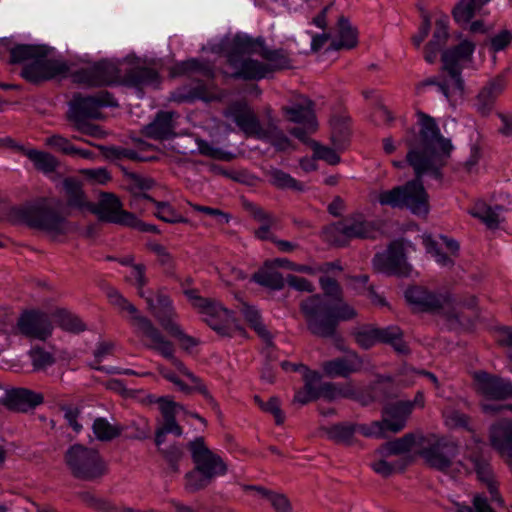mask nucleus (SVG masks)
<instances>
[{"label": "nucleus", "mask_w": 512, "mask_h": 512, "mask_svg": "<svg viewBox=\"0 0 512 512\" xmlns=\"http://www.w3.org/2000/svg\"><path fill=\"white\" fill-rule=\"evenodd\" d=\"M420 123L419 144L409 143L408 164L414 169L416 179L390 190L380 191L377 201L382 206L408 209L417 216H426L429 212L428 194L421 182V177L430 173L435 178L441 177V168L452 150L450 140L440 134L435 120L429 115L418 112Z\"/></svg>", "instance_id": "1"}, {"label": "nucleus", "mask_w": 512, "mask_h": 512, "mask_svg": "<svg viewBox=\"0 0 512 512\" xmlns=\"http://www.w3.org/2000/svg\"><path fill=\"white\" fill-rule=\"evenodd\" d=\"M248 488L256 490L261 496L267 498L276 512H290L292 510L291 503L285 495L267 491L259 486H250Z\"/></svg>", "instance_id": "49"}, {"label": "nucleus", "mask_w": 512, "mask_h": 512, "mask_svg": "<svg viewBox=\"0 0 512 512\" xmlns=\"http://www.w3.org/2000/svg\"><path fill=\"white\" fill-rule=\"evenodd\" d=\"M108 298L110 303L117 307L120 312H127L130 315V323L135 327V334L142 340L143 345L147 349L156 351L164 358L170 360L172 365L180 373L188 377L191 382H199V378L180 359L175 357L174 344L162 334L149 318L140 315L135 305L124 298L117 290L109 291Z\"/></svg>", "instance_id": "3"}, {"label": "nucleus", "mask_w": 512, "mask_h": 512, "mask_svg": "<svg viewBox=\"0 0 512 512\" xmlns=\"http://www.w3.org/2000/svg\"><path fill=\"white\" fill-rule=\"evenodd\" d=\"M196 144L199 153L203 156L222 161H230L233 158L230 152H225L220 148L214 147L206 140L197 139Z\"/></svg>", "instance_id": "55"}, {"label": "nucleus", "mask_w": 512, "mask_h": 512, "mask_svg": "<svg viewBox=\"0 0 512 512\" xmlns=\"http://www.w3.org/2000/svg\"><path fill=\"white\" fill-rule=\"evenodd\" d=\"M130 430L129 438L135 440H144L150 437L151 427L149 421L145 418L134 420L127 427Z\"/></svg>", "instance_id": "62"}, {"label": "nucleus", "mask_w": 512, "mask_h": 512, "mask_svg": "<svg viewBox=\"0 0 512 512\" xmlns=\"http://www.w3.org/2000/svg\"><path fill=\"white\" fill-rule=\"evenodd\" d=\"M496 99L490 95L488 90L481 89L476 96L475 107L477 112L482 116H488L495 104Z\"/></svg>", "instance_id": "64"}, {"label": "nucleus", "mask_w": 512, "mask_h": 512, "mask_svg": "<svg viewBox=\"0 0 512 512\" xmlns=\"http://www.w3.org/2000/svg\"><path fill=\"white\" fill-rule=\"evenodd\" d=\"M299 307L307 329L322 338H333L340 321L351 320L357 315L347 303L336 302L319 294L307 297Z\"/></svg>", "instance_id": "4"}, {"label": "nucleus", "mask_w": 512, "mask_h": 512, "mask_svg": "<svg viewBox=\"0 0 512 512\" xmlns=\"http://www.w3.org/2000/svg\"><path fill=\"white\" fill-rule=\"evenodd\" d=\"M374 227L362 216L348 217L328 226L324 230V238L330 244L343 247L352 239L372 237Z\"/></svg>", "instance_id": "12"}, {"label": "nucleus", "mask_w": 512, "mask_h": 512, "mask_svg": "<svg viewBox=\"0 0 512 512\" xmlns=\"http://www.w3.org/2000/svg\"><path fill=\"white\" fill-rule=\"evenodd\" d=\"M252 279L259 285L273 290H281L285 285V280L281 273L267 269L254 273Z\"/></svg>", "instance_id": "47"}, {"label": "nucleus", "mask_w": 512, "mask_h": 512, "mask_svg": "<svg viewBox=\"0 0 512 512\" xmlns=\"http://www.w3.org/2000/svg\"><path fill=\"white\" fill-rule=\"evenodd\" d=\"M55 323L63 330L79 333L86 329L83 321L75 314L66 310H57L54 314Z\"/></svg>", "instance_id": "46"}, {"label": "nucleus", "mask_w": 512, "mask_h": 512, "mask_svg": "<svg viewBox=\"0 0 512 512\" xmlns=\"http://www.w3.org/2000/svg\"><path fill=\"white\" fill-rule=\"evenodd\" d=\"M63 188L67 198V205L71 208L89 210L91 206L86 198L82 188V183L73 177H68L63 180Z\"/></svg>", "instance_id": "34"}, {"label": "nucleus", "mask_w": 512, "mask_h": 512, "mask_svg": "<svg viewBox=\"0 0 512 512\" xmlns=\"http://www.w3.org/2000/svg\"><path fill=\"white\" fill-rule=\"evenodd\" d=\"M52 331L53 325L49 316L39 310H26L22 312L14 328L15 334L43 341L51 336Z\"/></svg>", "instance_id": "17"}, {"label": "nucleus", "mask_w": 512, "mask_h": 512, "mask_svg": "<svg viewBox=\"0 0 512 512\" xmlns=\"http://www.w3.org/2000/svg\"><path fill=\"white\" fill-rule=\"evenodd\" d=\"M377 459L375 461H373L370 466L372 468V470L381 475L382 477H389L391 476L396 470H403L405 468V463L404 462H394V463H389L387 461V458H381V457H376Z\"/></svg>", "instance_id": "58"}, {"label": "nucleus", "mask_w": 512, "mask_h": 512, "mask_svg": "<svg viewBox=\"0 0 512 512\" xmlns=\"http://www.w3.org/2000/svg\"><path fill=\"white\" fill-rule=\"evenodd\" d=\"M321 367L323 373L329 378H348L362 369L363 360L355 351H349L343 357L323 362Z\"/></svg>", "instance_id": "23"}, {"label": "nucleus", "mask_w": 512, "mask_h": 512, "mask_svg": "<svg viewBox=\"0 0 512 512\" xmlns=\"http://www.w3.org/2000/svg\"><path fill=\"white\" fill-rule=\"evenodd\" d=\"M443 416L446 425L450 428H463L468 431L472 430L470 427V417L461 411L449 409L444 411Z\"/></svg>", "instance_id": "56"}, {"label": "nucleus", "mask_w": 512, "mask_h": 512, "mask_svg": "<svg viewBox=\"0 0 512 512\" xmlns=\"http://www.w3.org/2000/svg\"><path fill=\"white\" fill-rule=\"evenodd\" d=\"M266 176L269 178L270 183L278 189L303 190V186L299 181L278 168L269 169L266 172Z\"/></svg>", "instance_id": "44"}, {"label": "nucleus", "mask_w": 512, "mask_h": 512, "mask_svg": "<svg viewBox=\"0 0 512 512\" xmlns=\"http://www.w3.org/2000/svg\"><path fill=\"white\" fill-rule=\"evenodd\" d=\"M151 202L156 206L154 215L158 219L166 223L187 222V220L183 218L179 213H177L176 210L168 202L156 201L155 199H153Z\"/></svg>", "instance_id": "50"}, {"label": "nucleus", "mask_w": 512, "mask_h": 512, "mask_svg": "<svg viewBox=\"0 0 512 512\" xmlns=\"http://www.w3.org/2000/svg\"><path fill=\"white\" fill-rule=\"evenodd\" d=\"M64 461L71 475L81 481L97 482L108 473V464L99 451L82 444L70 446Z\"/></svg>", "instance_id": "6"}, {"label": "nucleus", "mask_w": 512, "mask_h": 512, "mask_svg": "<svg viewBox=\"0 0 512 512\" xmlns=\"http://www.w3.org/2000/svg\"><path fill=\"white\" fill-rule=\"evenodd\" d=\"M241 313L245 320L249 323L250 327L268 344L272 343V335L263 324L259 311L246 303L242 304Z\"/></svg>", "instance_id": "41"}, {"label": "nucleus", "mask_w": 512, "mask_h": 512, "mask_svg": "<svg viewBox=\"0 0 512 512\" xmlns=\"http://www.w3.org/2000/svg\"><path fill=\"white\" fill-rule=\"evenodd\" d=\"M414 436L412 434H406L401 438H397L393 441H389L381 445L375 450L374 456L381 458H389L394 455H401L411 450L414 444Z\"/></svg>", "instance_id": "39"}, {"label": "nucleus", "mask_w": 512, "mask_h": 512, "mask_svg": "<svg viewBox=\"0 0 512 512\" xmlns=\"http://www.w3.org/2000/svg\"><path fill=\"white\" fill-rule=\"evenodd\" d=\"M491 446L501 455L512 459V420H501L490 428Z\"/></svg>", "instance_id": "26"}, {"label": "nucleus", "mask_w": 512, "mask_h": 512, "mask_svg": "<svg viewBox=\"0 0 512 512\" xmlns=\"http://www.w3.org/2000/svg\"><path fill=\"white\" fill-rule=\"evenodd\" d=\"M459 455L458 444L447 438H439L420 451V456L431 467L447 473Z\"/></svg>", "instance_id": "16"}, {"label": "nucleus", "mask_w": 512, "mask_h": 512, "mask_svg": "<svg viewBox=\"0 0 512 512\" xmlns=\"http://www.w3.org/2000/svg\"><path fill=\"white\" fill-rule=\"evenodd\" d=\"M226 116L231 117L247 137H255L259 140L267 137L265 128L261 126L257 116L246 103H233L229 107Z\"/></svg>", "instance_id": "22"}, {"label": "nucleus", "mask_w": 512, "mask_h": 512, "mask_svg": "<svg viewBox=\"0 0 512 512\" xmlns=\"http://www.w3.org/2000/svg\"><path fill=\"white\" fill-rule=\"evenodd\" d=\"M158 404L163 417L162 429L167 434L172 433L175 436L180 437L183 433V429L176 421V409L184 410V407L167 397L159 398Z\"/></svg>", "instance_id": "32"}, {"label": "nucleus", "mask_w": 512, "mask_h": 512, "mask_svg": "<svg viewBox=\"0 0 512 512\" xmlns=\"http://www.w3.org/2000/svg\"><path fill=\"white\" fill-rule=\"evenodd\" d=\"M475 0H462L454 9L453 17L457 23H468L475 14Z\"/></svg>", "instance_id": "57"}, {"label": "nucleus", "mask_w": 512, "mask_h": 512, "mask_svg": "<svg viewBox=\"0 0 512 512\" xmlns=\"http://www.w3.org/2000/svg\"><path fill=\"white\" fill-rule=\"evenodd\" d=\"M212 480L211 475H207L195 467L185 475V489L192 493L197 492L206 488Z\"/></svg>", "instance_id": "48"}, {"label": "nucleus", "mask_w": 512, "mask_h": 512, "mask_svg": "<svg viewBox=\"0 0 512 512\" xmlns=\"http://www.w3.org/2000/svg\"><path fill=\"white\" fill-rule=\"evenodd\" d=\"M118 103L108 91H100L94 96L75 95L70 102L68 119L73 121L99 119L102 107H117Z\"/></svg>", "instance_id": "13"}, {"label": "nucleus", "mask_w": 512, "mask_h": 512, "mask_svg": "<svg viewBox=\"0 0 512 512\" xmlns=\"http://www.w3.org/2000/svg\"><path fill=\"white\" fill-rule=\"evenodd\" d=\"M405 298L414 310L442 314L449 320L459 321L454 300L449 293H441L415 285L407 288Z\"/></svg>", "instance_id": "9"}, {"label": "nucleus", "mask_w": 512, "mask_h": 512, "mask_svg": "<svg viewBox=\"0 0 512 512\" xmlns=\"http://www.w3.org/2000/svg\"><path fill=\"white\" fill-rule=\"evenodd\" d=\"M355 342L363 349H369L378 343L377 328L364 326L352 332Z\"/></svg>", "instance_id": "52"}, {"label": "nucleus", "mask_w": 512, "mask_h": 512, "mask_svg": "<svg viewBox=\"0 0 512 512\" xmlns=\"http://www.w3.org/2000/svg\"><path fill=\"white\" fill-rule=\"evenodd\" d=\"M19 215L30 228L43 231L56 238L68 232L66 219L54 208L44 204L26 207Z\"/></svg>", "instance_id": "10"}, {"label": "nucleus", "mask_w": 512, "mask_h": 512, "mask_svg": "<svg viewBox=\"0 0 512 512\" xmlns=\"http://www.w3.org/2000/svg\"><path fill=\"white\" fill-rule=\"evenodd\" d=\"M195 467L214 479L223 476L227 472V466L223 459L212 452L205 444L203 437H197L188 443Z\"/></svg>", "instance_id": "20"}, {"label": "nucleus", "mask_w": 512, "mask_h": 512, "mask_svg": "<svg viewBox=\"0 0 512 512\" xmlns=\"http://www.w3.org/2000/svg\"><path fill=\"white\" fill-rule=\"evenodd\" d=\"M156 304L152 297H144L148 305V309L157 319L161 327L178 342L180 347L189 351L200 344V340L190 336L184 332L180 324L177 322L178 314L173 306V301L166 293L165 288H159L156 292Z\"/></svg>", "instance_id": "7"}, {"label": "nucleus", "mask_w": 512, "mask_h": 512, "mask_svg": "<svg viewBox=\"0 0 512 512\" xmlns=\"http://www.w3.org/2000/svg\"><path fill=\"white\" fill-rule=\"evenodd\" d=\"M208 100V90L205 84L198 83L193 88H183V91L174 96L177 102H193L194 100Z\"/></svg>", "instance_id": "53"}, {"label": "nucleus", "mask_w": 512, "mask_h": 512, "mask_svg": "<svg viewBox=\"0 0 512 512\" xmlns=\"http://www.w3.org/2000/svg\"><path fill=\"white\" fill-rule=\"evenodd\" d=\"M72 81L87 87L125 85L142 90L148 86H157L160 82L158 72L149 67H134L121 77L117 63L101 60L91 66L80 68L71 74Z\"/></svg>", "instance_id": "2"}, {"label": "nucleus", "mask_w": 512, "mask_h": 512, "mask_svg": "<svg viewBox=\"0 0 512 512\" xmlns=\"http://www.w3.org/2000/svg\"><path fill=\"white\" fill-rule=\"evenodd\" d=\"M265 133L267 134V137L263 140L269 141L277 150L285 151L290 147V140L282 131L277 129L276 126H269L265 129Z\"/></svg>", "instance_id": "60"}, {"label": "nucleus", "mask_w": 512, "mask_h": 512, "mask_svg": "<svg viewBox=\"0 0 512 512\" xmlns=\"http://www.w3.org/2000/svg\"><path fill=\"white\" fill-rule=\"evenodd\" d=\"M304 386L296 391L293 401L301 405L319 399L321 375L319 372L305 368L303 373Z\"/></svg>", "instance_id": "31"}, {"label": "nucleus", "mask_w": 512, "mask_h": 512, "mask_svg": "<svg viewBox=\"0 0 512 512\" xmlns=\"http://www.w3.org/2000/svg\"><path fill=\"white\" fill-rule=\"evenodd\" d=\"M373 267L376 271L387 275L408 276L411 272L400 241L392 242L386 251L377 253L373 258Z\"/></svg>", "instance_id": "19"}, {"label": "nucleus", "mask_w": 512, "mask_h": 512, "mask_svg": "<svg viewBox=\"0 0 512 512\" xmlns=\"http://www.w3.org/2000/svg\"><path fill=\"white\" fill-rule=\"evenodd\" d=\"M199 313L203 315V320L209 327L221 336L234 337L245 334V330L238 324L232 312L216 300L210 298Z\"/></svg>", "instance_id": "14"}, {"label": "nucleus", "mask_w": 512, "mask_h": 512, "mask_svg": "<svg viewBox=\"0 0 512 512\" xmlns=\"http://www.w3.org/2000/svg\"><path fill=\"white\" fill-rule=\"evenodd\" d=\"M192 72H199L204 77L209 79L214 78L213 67L210 66L208 63L202 62L194 58L176 64L171 71L173 76H181Z\"/></svg>", "instance_id": "42"}, {"label": "nucleus", "mask_w": 512, "mask_h": 512, "mask_svg": "<svg viewBox=\"0 0 512 512\" xmlns=\"http://www.w3.org/2000/svg\"><path fill=\"white\" fill-rule=\"evenodd\" d=\"M458 464L467 474L476 473L478 480L486 485L492 502L498 506L504 505L490 459L478 446L468 448L464 461Z\"/></svg>", "instance_id": "11"}, {"label": "nucleus", "mask_w": 512, "mask_h": 512, "mask_svg": "<svg viewBox=\"0 0 512 512\" xmlns=\"http://www.w3.org/2000/svg\"><path fill=\"white\" fill-rule=\"evenodd\" d=\"M356 431L360 432L365 437L376 438H385L387 436V432H389L383 420L374 421L369 425H356Z\"/></svg>", "instance_id": "61"}, {"label": "nucleus", "mask_w": 512, "mask_h": 512, "mask_svg": "<svg viewBox=\"0 0 512 512\" xmlns=\"http://www.w3.org/2000/svg\"><path fill=\"white\" fill-rule=\"evenodd\" d=\"M377 336L378 342L391 345L398 353L407 354L409 352L399 327L389 326L386 328H377Z\"/></svg>", "instance_id": "40"}, {"label": "nucleus", "mask_w": 512, "mask_h": 512, "mask_svg": "<svg viewBox=\"0 0 512 512\" xmlns=\"http://www.w3.org/2000/svg\"><path fill=\"white\" fill-rule=\"evenodd\" d=\"M29 357L35 370H43L55 362L54 356L39 346H35L29 351Z\"/></svg>", "instance_id": "54"}, {"label": "nucleus", "mask_w": 512, "mask_h": 512, "mask_svg": "<svg viewBox=\"0 0 512 512\" xmlns=\"http://www.w3.org/2000/svg\"><path fill=\"white\" fill-rule=\"evenodd\" d=\"M21 151L33 163L35 169L45 175L53 173L59 166L57 158L48 152L24 148H21Z\"/></svg>", "instance_id": "35"}, {"label": "nucleus", "mask_w": 512, "mask_h": 512, "mask_svg": "<svg viewBox=\"0 0 512 512\" xmlns=\"http://www.w3.org/2000/svg\"><path fill=\"white\" fill-rule=\"evenodd\" d=\"M9 52L10 64L30 63L36 57L43 56L48 53V49L44 45L17 44L12 45V41L7 38L0 39V55Z\"/></svg>", "instance_id": "25"}, {"label": "nucleus", "mask_w": 512, "mask_h": 512, "mask_svg": "<svg viewBox=\"0 0 512 512\" xmlns=\"http://www.w3.org/2000/svg\"><path fill=\"white\" fill-rule=\"evenodd\" d=\"M263 40H254L248 36L237 35L232 42L230 50L226 54V60L231 72L222 71V74L233 78L242 80H251V78L259 77L264 71V66L261 62L246 55L256 52V46L262 47Z\"/></svg>", "instance_id": "5"}, {"label": "nucleus", "mask_w": 512, "mask_h": 512, "mask_svg": "<svg viewBox=\"0 0 512 512\" xmlns=\"http://www.w3.org/2000/svg\"><path fill=\"white\" fill-rule=\"evenodd\" d=\"M358 43L357 39V31L354 29L348 19L344 16H341L338 19V39L331 42V49L333 50H341V49H352L356 47Z\"/></svg>", "instance_id": "36"}, {"label": "nucleus", "mask_w": 512, "mask_h": 512, "mask_svg": "<svg viewBox=\"0 0 512 512\" xmlns=\"http://www.w3.org/2000/svg\"><path fill=\"white\" fill-rule=\"evenodd\" d=\"M449 17L442 15L435 21V30L433 32L432 39L428 42L430 47L441 48L446 44L449 32H448Z\"/></svg>", "instance_id": "51"}, {"label": "nucleus", "mask_w": 512, "mask_h": 512, "mask_svg": "<svg viewBox=\"0 0 512 512\" xmlns=\"http://www.w3.org/2000/svg\"><path fill=\"white\" fill-rule=\"evenodd\" d=\"M92 429L96 439L102 442L111 441L119 437L123 432L121 425H112L103 417L94 420Z\"/></svg>", "instance_id": "43"}, {"label": "nucleus", "mask_w": 512, "mask_h": 512, "mask_svg": "<svg viewBox=\"0 0 512 512\" xmlns=\"http://www.w3.org/2000/svg\"><path fill=\"white\" fill-rule=\"evenodd\" d=\"M173 112L160 111L155 119L144 127V134L154 140H165L175 135Z\"/></svg>", "instance_id": "29"}, {"label": "nucleus", "mask_w": 512, "mask_h": 512, "mask_svg": "<svg viewBox=\"0 0 512 512\" xmlns=\"http://www.w3.org/2000/svg\"><path fill=\"white\" fill-rule=\"evenodd\" d=\"M259 55L267 61V63L261 62V65L264 66V71L262 72L263 75L251 78V80H261L275 71L289 69L292 67L291 59L289 58L287 51L284 49L272 50L263 44Z\"/></svg>", "instance_id": "27"}, {"label": "nucleus", "mask_w": 512, "mask_h": 512, "mask_svg": "<svg viewBox=\"0 0 512 512\" xmlns=\"http://www.w3.org/2000/svg\"><path fill=\"white\" fill-rule=\"evenodd\" d=\"M503 207L495 205L494 207L485 202H477L471 210V215L482 221L488 228L495 229L501 222Z\"/></svg>", "instance_id": "38"}, {"label": "nucleus", "mask_w": 512, "mask_h": 512, "mask_svg": "<svg viewBox=\"0 0 512 512\" xmlns=\"http://www.w3.org/2000/svg\"><path fill=\"white\" fill-rule=\"evenodd\" d=\"M45 145L57 152L71 157H79L83 159H92L94 157V153L92 151L76 147L70 139L60 134H54L47 137L45 139Z\"/></svg>", "instance_id": "33"}, {"label": "nucleus", "mask_w": 512, "mask_h": 512, "mask_svg": "<svg viewBox=\"0 0 512 512\" xmlns=\"http://www.w3.org/2000/svg\"><path fill=\"white\" fill-rule=\"evenodd\" d=\"M475 45L463 40L458 45L445 50L442 53L441 60L443 63L442 70L447 73L452 81V85L441 84V93L447 100L451 101L454 96L462 97L465 92V83L462 78V62L470 60Z\"/></svg>", "instance_id": "8"}, {"label": "nucleus", "mask_w": 512, "mask_h": 512, "mask_svg": "<svg viewBox=\"0 0 512 512\" xmlns=\"http://www.w3.org/2000/svg\"><path fill=\"white\" fill-rule=\"evenodd\" d=\"M99 220L124 226H135L134 214L122 209L120 199L112 193H102L98 203L89 207Z\"/></svg>", "instance_id": "18"}, {"label": "nucleus", "mask_w": 512, "mask_h": 512, "mask_svg": "<svg viewBox=\"0 0 512 512\" xmlns=\"http://www.w3.org/2000/svg\"><path fill=\"white\" fill-rule=\"evenodd\" d=\"M476 392L486 399L504 400L512 398V383L485 371L473 375Z\"/></svg>", "instance_id": "21"}, {"label": "nucleus", "mask_w": 512, "mask_h": 512, "mask_svg": "<svg viewBox=\"0 0 512 512\" xmlns=\"http://www.w3.org/2000/svg\"><path fill=\"white\" fill-rule=\"evenodd\" d=\"M413 409V403L410 401H398L385 408L386 417L383 421L391 433L400 432L406 424V420Z\"/></svg>", "instance_id": "28"}, {"label": "nucleus", "mask_w": 512, "mask_h": 512, "mask_svg": "<svg viewBox=\"0 0 512 512\" xmlns=\"http://www.w3.org/2000/svg\"><path fill=\"white\" fill-rule=\"evenodd\" d=\"M337 388H338L337 389V399L338 398L354 399V400L359 401L362 405H367L373 401V399L371 397H368L367 399L364 397H361L352 382L337 383Z\"/></svg>", "instance_id": "63"}, {"label": "nucleus", "mask_w": 512, "mask_h": 512, "mask_svg": "<svg viewBox=\"0 0 512 512\" xmlns=\"http://www.w3.org/2000/svg\"><path fill=\"white\" fill-rule=\"evenodd\" d=\"M155 185L156 181L151 177L137 173H130L127 175V186L134 196L135 201L144 199L151 202L153 198L146 192L154 188Z\"/></svg>", "instance_id": "37"}, {"label": "nucleus", "mask_w": 512, "mask_h": 512, "mask_svg": "<svg viewBox=\"0 0 512 512\" xmlns=\"http://www.w3.org/2000/svg\"><path fill=\"white\" fill-rule=\"evenodd\" d=\"M328 438L336 443L352 445L356 425L351 423H339L326 429Z\"/></svg>", "instance_id": "45"}, {"label": "nucleus", "mask_w": 512, "mask_h": 512, "mask_svg": "<svg viewBox=\"0 0 512 512\" xmlns=\"http://www.w3.org/2000/svg\"><path fill=\"white\" fill-rule=\"evenodd\" d=\"M282 110L291 122L308 124L310 127L314 125L313 102L307 97L298 96L291 106H285Z\"/></svg>", "instance_id": "30"}, {"label": "nucleus", "mask_w": 512, "mask_h": 512, "mask_svg": "<svg viewBox=\"0 0 512 512\" xmlns=\"http://www.w3.org/2000/svg\"><path fill=\"white\" fill-rule=\"evenodd\" d=\"M44 401L41 393H36L26 388H14L8 390L0 398V404L12 411L27 412L42 404Z\"/></svg>", "instance_id": "24"}, {"label": "nucleus", "mask_w": 512, "mask_h": 512, "mask_svg": "<svg viewBox=\"0 0 512 512\" xmlns=\"http://www.w3.org/2000/svg\"><path fill=\"white\" fill-rule=\"evenodd\" d=\"M424 245L426 251L435 258L438 264L444 267H451L454 265V260L452 259V257L448 256L447 254L441 251L437 241H435L431 237H426L424 239Z\"/></svg>", "instance_id": "59"}, {"label": "nucleus", "mask_w": 512, "mask_h": 512, "mask_svg": "<svg viewBox=\"0 0 512 512\" xmlns=\"http://www.w3.org/2000/svg\"><path fill=\"white\" fill-rule=\"evenodd\" d=\"M48 53L36 57L27 63L21 70V76L32 84H39L59 76H65L69 72V66L65 61L47 57Z\"/></svg>", "instance_id": "15"}]
</instances>
